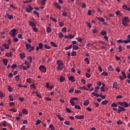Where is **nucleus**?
<instances>
[{"label":"nucleus","mask_w":130,"mask_h":130,"mask_svg":"<svg viewBox=\"0 0 130 130\" xmlns=\"http://www.w3.org/2000/svg\"><path fill=\"white\" fill-rule=\"evenodd\" d=\"M117 104L118 105H120V106H122L123 107H128L129 106V105L127 102H118L117 103Z\"/></svg>","instance_id":"1"},{"label":"nucleus","mask_w":130,"mask_h":130,"mask_svg":"<svg viewBox=\"0 0 130 130\" xmlns=\"http://www.w3.org/2000/svg\"><path fill=\"white\" fill-rule=\"evenodd\" d=\"M9 35H10L11 36V37L15 38V37L16 36V34H17V29H16V28L11 29L9 32Z\"/></svg>","instance_id":"2"},{"label":"nucleus","mask_w":130,"mask_h":130,"mask_svg":"<svg viewBox=\"0 0 130 130\" xmlns=\"http://www.w3.org/2000/svg\"><path fill=\"white\" fill-rule=\"evenodd\" d=\"M39 70L43 73H46V68L43 65H41L39 67Z\"/></svg>","instance_id":"3"},{"label":"nucleus","mask_w":130,"mask_h":130,"mask_svg":"<svg viewBox=\"0 0 130 130\" xmlns=\"http://www.w3.org/2000/svg\"><path fill=\"white\" fill-rule=\"evenodd\" d=\"M44 45L42 43H40L38 46L36 47V50H39V49H42L43 48Z\"/></svg>","instance_id":"4"},{"label":"nucleus","mask_w":130,"mask_h":130,"mask_svg":"<svg viewBox=\"0 0 130 130\" xmlns=\"http://www.w3.org/2000/svg\"><path fill=\"white\" fill-rule=\"evenodd\" d=\"M5 18H8L9 19V20H12L14 18V16H13L12 15H10L8 13H6V15H5Z\"/></svg>","instance_id":"5"},{"label":"nucleus","mask_w":130,"mask_h":130,"mask_svg":"<svg viewBox=\"0 0 130 130\" xmlns=\"http://www.w3.org/2000/svg\"><path fill=\"white\" fill-rule=\"evenodd\" d=\"M75 117V118H77V119H84L85 118V115H77Z\"/></svg>","instance_id":"6"},{"label":"nucleus","mask_w":130,"mask_h":130,"mask_svg":"<svg viewBox=\"0 0 130 130\" xmlns=\"http://www.w3.org/2000/svg\"><path fill=\"white\" fill-rule=\"evenodd\" d=\"M26 12H27V13H30V12H31V11H33V8H32V6L28 5V8H27L26 9Z\"/></svg>","instance_id":"7"},{"label":"nucleus","mask_w":130,"mask_h":130,"mask_svg":"<svg viewBox=\"0 0 130 130\" xmlns=\"http://www.w3.org/2000/svg\"><path fill=\"white\" fill-rule=\"evenodd\" d=\"M54 6L59 10H60L61 9V7H60V5H59V4L57 3V2H55L54 3Z\"/></svg>","instance_id":"8"},{"label":"nucleus","mask_w":130,"mask_h":130,"mask_svg":"<svg viewBox=\"0 0 130 130\" xmlns=\"http://www.w3.org/2000/svg\"><path fill=\"white\" fill-rule=\"evenodd\" d=\"M28 23L29 26H31V27H36V24L30 20L28 21Z\"/></svg>","instance_id":"9"},{"label":"nucleus","mask_w":130,"mask_h":130,"mask_svg":"<svg viewBox=\"0 0 130 130\" xmlns=\"http://www.w3.org/2000/svg\"><path fill=\"white\" fill-rule=\"evenodd\" d=\"M59 81L60 83L64 82V81H66V77H63V76H60Z\"/></svg>","instance_id":"10"},{"label":"nucleus","mask_w":130,"mask_h":130,"mask_svg":"<svg viewBox=\"0 0 130 130\" xmlns=\"http://www.w3.org/2000/svg\"><path fill=\"white\" fill-rule=\"evenodd\" d=\"M20 58L21 59H24L26 57V55L25 54V53H21L20 54Z\"/></svg>","instance_id":"11"},{"label":"nucleus","mask_w":130,"mask_h":130,"mask_svg":"<svg viewBox=\"0 0 130 130\" xmlns=\"http://www.w3.org/2000/svg\"><path fill=\"white\" fill-rule=\"evenodd\" d=\"M69 80L70 81H71V82H76V80L75 79V77L73 76H71L69 78Z\"/></svg>","instance_id":"12"},{"label":"nucleus","mask_w":130,"mask_h":130,"mask_svg":"<svg viewBox=\"0 0 130 130\" xmlns=\"http://www.w3.org/2000/svg\"><path fill=\"white\" fill-rule=\"evenodd\" d=\"M3 62H4V66L7 67V66H8V62H9V60H8V59L6 58H4L3 59Z\"/></svg>","instance_id":"13"},{"label":"nucleus","mask_w":130,"mask_h":130,"mask_svg":"<svg viewBox=\"0 0 130 130\" xmlns=\"http://www.w3.org/2000/svg\"><path fill=\"white\" fill-rule=\"evenodd\" d=\"M90 103V101H89V100H86L84 101L83 104L85 106H88V105H89Z\"/></svg>","instance_id":"14"},{"label":"nucleus","mask_w":130,"mask_h":130,"mask_svg":"<svg viewBox=\"0 0 130 130\" xmlns=\"http://www.w3.org/2000/svg\"><path fill=\"white\" fill-rule=\"evenodd\" d=\"M6 56H7L8 57H11V56H13V54L12 52H10V53H6L5 54Z\"/></svg>","instance_id":"15"},{"label":"nucleus","mask_w":130,"mask_h":130,"mask_svg":"<svg viewBox=\"0 0 130 130\" xmlns=\"http://www.w3.org/2000/svg\"><path fill=\"white\" fill-rule=\"evenodd\" d=\"M124 21L126 23H129V18L128 17L125 16L124 17Z\"/></svg>","instance_id":"16"},{"label":"nucleus","mask_w":130,"mask_h":130,"mask_svg":"<svg viewBox=\"0 0 130 130\" xmlns=\"http://www.w3.org/2000/svg\"><path fill=\"white\" fill-rule=\"evenodd\" d=\"M118 108L121 110V111H125L126 110L125 108H124V107H122L121 106H118Z\"/></svg>","instance_id":"17"},{"label":"nucleus","mask_w":130,"mask_h":130,"mask_svg":"<svg viewBox=\"0 0 130 130\" xmlns=\"http://www.w3.org/2000/svg\"><path fill=\"white\" fill-rule=\"evenodd\" d=\"M96 19L99 20V21H100L101 22H102L103 23L104 22H105V19L102 17H96Z\"/></svg>","instance_id":"18"},{"label":"nucleus","mask_w":130,"mask_h":130,"mask_svg":"<svg viewBox=\"0 0 130 130\" xmlns=\"http://www.w3.org/2000/svg\"><path fill=\"white\" fill-rule=\"evenodd\" d=\"M25 47H26L27 50H29V49H30V48L31 47V44H25Z\"/></svg>","instance_id":"19"},{"label":"nucleus","mask_w":130,"mask_h":130,"mask_svg":"<svg viewBox=\"0 0 130 130\" xmlns=\"http://www.w3.org/2000/svg\"><path fill=\"white\" fill-rule=\"evenodd\" d=\"M56 116L58 117V119H59V120H60V121H62V120H63V117H61V116H60V115H57Z\"/></svg>","instance_id":"20"},{"label":"nucleus","mask_w":130,"mask_h":130,"mask_svg":"<svg viewBox=\"0 0 130 130\" xmlns=\"http://www.w3.org/2000/svg\"><path fill=\"white\" fill-rule=\"evenodd\" d=\"M57 64L58 66H63V63L60 60L57 61Z\"/></svg>","instance_id":"21"},{"label":"nucleus","mask_w":130,"mask_h":130,"mask_svg":"<svg viewBox=\"0 0 130 130\" xmlns=\"http://www.w3.org/2000/svg\"><path fill=\"white\" fill-rule=\"evenodd\" d=\"M2 46L6 48V49H9V45L7 44L6 43H4L2 45Z\"/></svg>","instance_id":"22"},{"label":"nucleus","mask_w":130,"mask_h":130,"mask_svg":"<svg viewBox=\"0 0 130 130\" xmlns=\"http://www.w3.org/2000/svg\"><path fill=\"white\" fill-rule=\"evenodd\" d=\"M107 34V32H106V31L105 30H102L101 31V35H102L103 36H105V35H106Z\"/></svg>","instance_id":"23"},{"label":"nucleus","mask_w":130,"mask_h":130,"mask_svg":"<svg viewBox=\"0 0 130 130\" xmlns=\"http://www.w3.org/2000/svg\"><path fill=\"white\" fill-rule=\"evenodd\" d=\"M84 61H85V62H86V63H87V64H90V60H89V58L86 57L84 59Z\"/></svg>","instance_id":"24"},{"label":"nucleus","mask_w":130,"mask_h":130,"mask_svg":"<svg viewBox=\"0 0 130 130\" xmlns=\"http://www.w3.org/2000/svg\"><path fill=\"white\" fill-rule=\"evenodd\" d=\"M72 47L74 50H78V49H79V47L75 45H74L73 46H72Z\"/></svg>","instance_id":"25"},{"label":"nucleus","mask_w":130,"mask_h":130,"mask_svg":"<svg viewBox=\"0 0 130 130\" xmlns=\"http://www.w3.org/2000/svg\"><path fill=\"white\" fill-rule=\"evenodd\" d=\"M22 113L23 114L26 115L28 113V111L26 109H23Z\"/></svg>","instance_id":"26"},{"label":"nucleus","mask_w":130,"mask_h":130,"mask_svg":"<svg viewBox=\"0 0 130 130\" xmlns=\"http://www.w3.org/2000/svg\"><path fill=\"white\" fill-rule=\"evenodd\" d=\"M108 102L109 101L108 100H105L102 102V105H106V104H107Z\"/></svg>","instance_id":"27"},{"label":"nucleus","mask_w":130,"mask_h":130,"mask_svg":"<svg viewBox=\"0 0 130 130\" xmlns=\"http://www.w3.org/2000/svg\"><path fill=\"white\" fill-rule=\"evenodd\" d=\"M73 47V45H70L68 47H65V50H69V49H71Z\"/></svg>","instance_id":"28"},{"label":"nucleus","mask_w":130,"mask_h":130,"mask_svg":"<svg viewBox=\"0 0 130 130\" xmlns=\"http://www.w3.org/2000/svg\"><path fill=\"white\" fill-rule=\"evenodd\" d=\"M7 87H8V90L9 92H13V88H12L11 86L8 85Z\"/></svg>","instance_id":"29"},{"label":"nucleus","mask_w":130,"mask_h":130,"mask_svg":"<svg viewBox=\"0 0 130 130\" xmlns=\"http://www.w3.org/2000/svg\"><path fill=\"white\" fill-rule=\"evenodd\" d=\"M123 10H125V11H127V6L125 5H123L122 7Z\"/></svg>","instance_id":"30"},{"label":"nucleus","mask_w":130,"mask_h":130,"mask_svg":"<svg viewBox=\"0 0 130 130\" xmlns=\"http://www.w3.org/2000/svg\"><path fill=\"white\" fill-rule=\"evenodd\" d=\"M35 47L30 46V49L28 50V52H31V51H33L35 49Z\"/></svg>","instance_id":"31"},{"label":"nucleus","mask_w":130,"mask_h":130,"mask_svg":"<svg viewBox=\"0 0 130 130\" xmlns=\"http://www.w3.org/2000/svg\"><path fill=\"white\" fill-rule=\"evenodd\" d=\"M58 37H59V38H61V39H62V38H63V34H62V33H61V32H59L58 34Z\"/></svg>","instance_id":"32"},{"label":"nucleus","mask_w":130,"mask_h":130,"mask_svg":"<svg viewBox=\"0 0 130 130\" xmlns=\"http://www.w3.org/2000/svg\"><path fill=\"white\" fill-rule=\"evenodd\" d=\"M72 56H76L77 55V52L73 51L71 52Z\"/></svg>","instance_id":"33"},{"label":"nucleus","mask_w":130,"mask_h":130,"mask_svg":"<svg viewBox=\"0 0 130 130\" xmlns=\"http://www.w3.org/2000/svg\"><path fill=\"white\" fill-rule=\"evenodd\" d=\"M108 71H110V72H112V71H114V70L112 68V67L111 66H109L108 67Z\"/></svg>","instance_id":"34"},{"label":"nucleus","mask_w":130,"mask_h":130,"mask_svg":"<svg viewBox=\"0 0 130 130\" xmlns=\"http://www.w3.org/2000/svg\"><path fill=\"white\" fill-rule=\"evenodd\" d=\"M121 74L122 75V77H123V78L124 79H126V75L125 74V72H121Z\"/></svg>","instance_id":"35"},{"label":"nucleus","mask_w":130,"mask_h":130,"mask_svg":"<svg viewBox=\"0 0 130 130\" xmlns=\"http://www.w3.org/2000/svg\"><path fill=\"white\" fill-rule=\"evenodd\" d=\"M50 43L52 46H54V47H57V45H56V44H55V43L53 42H51Z\"/></svg>","instance_id":"36"},{"label":"nucleus","mask_w":130,"mask_h":130,"mask_svg":"<svg viewBox=\"0 0 130 130\" xmlns=\"http://www.w3.org/2000/svg\"><path fill=\"white\" fill-rule=\"evenodd\" d=\"M113 88H115V89H117V82H114L113 85Z\"/></svg>","instance_id":"37"},{"label":"nucleus","mask_w":130,"mask_h":130,"mask_svg":"<svg viewBox=\"0 0 130 130\" xmlns=\"http://www.w3.org/2000/svg\"><path fill=\"white\" fill-rule=\"evenodd\" d=\"M123 42L124 43H125L126 44H127V43H129V42H130V40L127 39V40H123Z\"/></svg>","instance_id":"38"},{"label":"nucleus","mask_w":130,"mask_h":130,"mask_svg":"<svg viewBox=\"0 0 130 130\" xmlns=\"http://www.w3.org/2000/svg\"><path fill=\"white\" fill-rule=\"evenodd\" d=\"M44 47L46 49H50V46L47 45V44H44Z\"/></svg>","instance_id":"39"},{"label":"nucleus","mask_w":130,"mask_h":130,"mask_svg":"<svg viewBox=\"0 0 130 130\" xmlns=\"http://www.w3.org/2000/svg\"><path fill=\"white\" fill-rule=\"evenodd\" d=\"M41 123V120H36V125H38L39 124H40Z\"/></svg>","instance_id":"40"},{"label":"nucleus","mask_w":130,"mask_h":130,"mask_svg":"<svg viewBox=\"0 0 130 130\" xmlns=\"http://www.w3.org/2000/svg\"><path fill=\"white\" fill-rule=\"evenodd\" d=\"M101 76H108V73H107V72H103V73L101 74Z\"/></svg>","instance_id":"41"},{"label":"nucleus","mask_w":130,"mask_h":130,"mask_svg":"<svg viewBox=\"0 0 130 130\" xmlns=\"http://www.w3.org/2000/svg\"><path fill=\"white\" fill-rule=\"evenodd\" d=\"M49 127H50V128L51 129V130H55V129H54V126H53V125H52V124H51L49 125Z\"/></svg>","instance_id":"42"},{"label":"nucleus","mask_w":130,"mask_h":130,"mask_svg":"<svg viewBox=\"0 0 130 130\" xmlns=\"http://www.w3.org/2000/svg\"><path fill=\"white\" fill-rule=\"evenodd\" d=\"M47 32L48 33H51V28L49 27L47 28Z\"/></svg>","instance_id":"43"},{"label":"nucleus","mask_w":130,"mask_h":130,"mask_svg":"<svg viewBox=\"0 0 130 130\" xmlns=\"http://www.w3.org/2000/svg\"><path fill=\"white\" fill-rule=\"evenodd\" d=\"M70 103H71L72 106H75V102H74V101H72V100H70Z\"/></svg>","instance_id":"44"},{"label":"nucleus","mask_w":130,"mask_h":130,"mask_svg":"<svg viewBox=\"0 0 130 130\" xmlns=\"http://www.w3.org/2000/svg\"><path fill=\"white\" fill-rule=\"evenodd\" d=\"M34 13L35 14L38 18H39V13H38L37 11L34 10Z\"/></svg>","instance_id":"45"},{"label":"nucleus","mask_w":130,"mask_h":130,"mask_svg":"<svg viewBox=\"0 0 130 130\" xmlns=\"http://www.w3.org/2000/svg\"><path fill=\"white\" fill-rule=\"evenodd\" d=\"M45 2H46V0H42L41 2V3L42 4V6H45Z\"/></svg>","instance_id":"46"},{"label":"nucleus","mask_w":130,"mask_h":130,"mask_svg":"<svg viewBox=\"0 0 130 130\" xmlns=\"http://www.w3.org/2000/svg\"><path fill=\"white\" fill-rule=\"evenodd\" d=\"M50 18L51 20L53 21V22H57V20H56V19L53 18V17H50Z\"/></svg>","instance_id":"47"},{"label":"nucleus","mask_w":130,"mask_h":130,"mask_svg":"<svg viewBox=\"0 0 130 130\" xmlns=\"http://www.w3.org/2000/svg\"><path fill=\"white\" fill-rule=\"evenodd\" d=\"M122 25H123V26H125V27H126V26H127V22H125L123 21H122Z\"/></svg>","instance_id":"48"},{"label":"nucleus","mask_w":130,"mask_h":130,"mask_svg":"<svg viewBox=\"0 0 130 130\" xmlns=\"http://www.w3.org/2000/svg\"><path fill=\"white\" fill-rule=\"evenodd\" d=\"M75 108H76V109H81V106L78 105H75Z\"/></svg>","instance_id":"49"},{"label":"nucleus","mask_w":130,"mask_h":130,"mask_svg":"<svg viewBox=\"0 0 130 130\" xmlns=\"http://www.w3.org/2000/svg\"><path fill=\"white\" fill-rule=\"evenodd\" d=\"M123 97V96L122 95H117V96L116 97V98L117 99H121Z\"/></svg>","instance_id":"50"},{"label":"nucleus","mask_w":130,"mask_h":130,"mask_svg":"<svg viewBox=\"0 0 130 130\" xmlns=\"http://www.w3.org/2000/svg\"><path fill=\"white\" fill-rule=\"evenodd\" d=\"M66 111H67V112H68L69 113H71L72 110H71V109H70V108H66Z\"/></svg>","instance_id":"51"},{"label":"nucleus","mask_w":130,"mask_h":130,"mask_svg":"<svg viewBox=\"0 0 130 130\" xmlns=\"http://www.w3.org/2000/svg\"><path fill=\"white\" fill-rule=\"evenodd\" d=\"M9 98L10 101H14V99H13V96L9 95Z\"/></svg>","instance_id":"52"},{"label":"nucleus","mask_w":130,"mask_h":130,"mask_svg":"<svg viewBox=\"0 0 130 130\" xmlns=\"http://www.w3.org/2000/svg\"><path fill=\"white\" fill-rule=\"evenodd\" d=\"M9 111H13V112H17V109H10Z\"/></svg>","instance_id":"53"},{"label":"nucleus","mask_w":130,"mask_h":130,"mask_svg":"<svg viewBox=\"0 0 130 130\" xmlns=\"http://www.w3.org/2000/svg\"><path fill=\"white\" fill-rule=\"evenodd\" d=\"M85 77L88 78H90L91 75H90V74H89V73H86Z\"/></svg>","instance_id":"54"},{"label":"nucleus","mask_w":130,"mask_h":130,"mask_svg":"<svg viewBox=\"0 0 130 130\" xmlns=\"http://www.w3.org/2000/svg\"><path fill=\"white\" fill-rule=\"evenodd\" d=\"M32 29L34 32H38V29H37V27H36V26H34Z\"/></svg>","instance_id":"55"},{"label":"nucleus","mask_w":130,"mask_h":130,"mask_svg":"<svg viewBox=\"0 0 130 130\" xmlns=\"http://www.w3.org/2000/svg\"><path fill=\"white\" fill-rule=\"evenodd\" d=\"M2 125L5 127L7 126V121H4L2 123Z\"/></svg>","instance_id":"56"},{"label":"nucleus","mask_w":130,"mask_h":130,"mask_svg":"<svg viewBox=\"0 0 130 130\" xmlns=\"http://www.w3.org/2000/svg\"><path fill=\"white\" fill-rule=\"evenodd\" d=\"M19 79L20 75H17L16 76H15V80H16V81H19Z\"/></svg>","instance_id":"57"},{"label":"nucleus","mask_w":130,"mask_h":130,"mask_svg":"<svg viewBox=\"0 0 130 130\" xmlns=\"http://www.w3.org/2000/svg\"><path fill=\"white\" fill-rule=\"evenodd\" d=\"M111 107H117V104H116L115 103H113L111 105Z\"/></svg>","instance_id":"58"},{"label":"nucleus","mask_w":130,"mask_h":130,"mask_svg":"<svg viewBox=\"0 0 130 130\" xmlns=\"http://www.w3.org/2000/svg\"><path fill=\"white\" fill-rule=\"evenodd\" d=\"M69 93H72V92H74V88L71 87V89L69 90Z\"/></svg>","instance_id":"59"},{"label":"nucleus","mask_w":130,"mask_h":130,"mask_svg":"<svg viewBox=\"0 0 130 130\" xmlns=\"http://www.w3.org/2000/svg\"><path fill=\"white\" fill-rule=\"evenodd\" d=\"M8 77L10 78V79H12L13 78V73H10L8 75Z\"/></svg>","instance_id":"60"},{"label":"nucleus","mask_w":130,"mask_h":130,"mask_svg":"<svg viewBox=\"0 0 130 130\" xmlns=\"http://www.w3.org/2000/svg\"><path fill=\"white\" fill-rule=\"evenodd\" d=\"M57 70H59V71H61V70H62V67L61 66H58Z\"/></svg>","instance_id":"61"},{"label":"nucleus","mask_w":130,"mask_h":130,"mask_svg":"<svg viewBox=\"0 0 130 130\" xmlns=\"http://www.w3.org/2000/svg\"><path fill=\"white\" fill-rule=\"evenodd\" d=\"M13 41L14 42H18L19 41V39H18L17 38H14Z\"/></svg>","instance_id":"62"},{"label":"nucleus","mask_w":130,"mask_h":130,"mask_svg":"<svg viewBox=\"0 0 130 130\" xmlns=\"http://www.w3.org/2000/svg\"><path fill=\"white\" fill-rule=\"evenodd\" d=\"M31 78H28L26 79V81L27 82V83H29V84L31 83Z\"/></svg>","instance_id":"63"},{"label":"nucleus","mask_w":130,"mask_h":130,"mask_svg":"<svg viewBox=\"0 0 130 130\" xmlns=\"http://www.w3.org/2000/svg\"><path fill=\"white\" fill-rule=\"evenodd\" d=\"M74 36L71 34L69 35V38L70 39H73V38H74Z\"/></svg>","instance_id":"64"}]
</instances>
